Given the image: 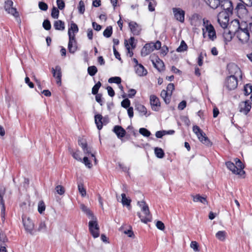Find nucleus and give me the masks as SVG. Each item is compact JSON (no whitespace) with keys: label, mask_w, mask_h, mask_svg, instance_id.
<instances>
[{"label":"nucleus","mask_w":252,"mask_h":252,"mask_svg":"<svg viewBox=\"0 0 252 252\" xmlns=\"http://www.w3.org/2000/svg\"><path fill=\"white\" fill-rule=\"evenodd\" d=\"M239 23L238 30L235 34L239 40L243 43H247L249 40L251 41L252 34L250 29V23L245 22Z\"/></svg>","instance_id":"f257e3e1"},{"label":"nucleus","mask_w":252,"mask_h":252,"mask_svg":"<svg viewBox=\"0 0 252 252\" xmlns=\"http://www.w3.org/2000/svg\"><path fill=\"white\" fill-rule=\"evenodd\" d=\"M138 205L141 208V211L144 213L145 217L142 216L140 213H137V215L140 219L141 221L144 223H147L148 222L152 221V215L150 213L148 206L144 201H138Z\"/></svg>","instance_id":"f03ea898"},{"label":"nucleus","mask_w":252,"mask_h":252,"mask_svg":"<svg viewBox=\"0 0 252 252\" xmlns=\"http://www.w3.org/2000/svg\"><path fill=\"white\" fill-rule=\"evenodd\" d=\"M212 1L213 0H211ZM213 1L216 2V5L213 6L210 5V6L213 8L216 9L218 7V5H220L221 8L223 9L222 11H226L228 13L232 14V11L233 10L232 3L230 0H223L220 1L219 0H213Z\"/></svg>","instance_id":"7ed1b4c3"},{"label":"nucleus","mask_w":252,"mask_h":252,"mask_svg":"<svg viewBox=\"0 0 252 252\" xmlns=\"http://www.w3.org/2000/svg\"><path fill=\"white\" fill-rule=\"evenodd\" d=\"M192 130L201 142L208 146H211L212 143L210 140L198 126H194L192 127Z\"/></svg>","instance_id":"20e7f679"},{"label":"nucleus","mask_w":252,"mask_h":252,"mask_svg":"<svg viewBox=\"0 0 252 252\" xmlns=\"http://www.w3.org/2000/svg\"><path fill=\"white\" fill-rule=\"evenodd\" d=\"M89 222V229L91 234L94 238H97L99 236V227L95 217L94 219H91Z\"/></svg>","instance_id":"39448f33"},{"label":"nucleus","mask_w":252,"mask_h":252,"mask_svg":"<svg viewBox=\"0 0 252 252\" xmlns=\"http://www.w3.org/2000/svg\"><path fill=\"white\" fill-rule=\"evenodd\" d=\"M238 86V80L234 75H230L225 81V87L229 91L235 89Z\"/></svg>","instance_id":"423d86ee"},{"label":"nucleus","mask_w":252,"mask_h":252,"mask_svg":"<svg viewBox=\"0 0 252 252\" xmlns=\"http://www.w3.org/2000/svg\"><path fill=\"white\" fill-rule=\"evenodd\" d=\"M22 220L26 231L31 234H33L34 224L32 220L29 218H27L25 216L22 217Z\"/></svg>","instance_id":"0eeeda50"},{"label":"nucleus","mask_w":252,"mask_h":252,"mask_svg":"<svg viewBox=\"0 0 252 252\" xmlns=\"http://www.w3.org/2000/svg\"><path fill=\"white\" fill-rule=\"evenodd\" d=\"M13 1L11 0H7L5 2L4 9L9 14L13 15L15 18L19 16V13L16 8L12 7Z\"/></svg>","instance_id":"6e6552de"},{"label":"nucleus","mask_w":252,"mask_h":252,"mask_svg":"<svg viewBox=\"0 0 252 252\" xmlns=\"http://www.w3.org/2000/svg\"><path fill=\"white\" fill-rule=\"evenodd\" d=\"M227 68L229 74L234 75L235 76H239L242 78V74L240 68L234 63H230L227 65Z\"/></svg>","instance_id":"1a4fd4ad"},{"label":"nucleus","mask_w":252,"mask_h":252,"mask_svg":"<svg viewBox=\"0 0 252 252\" xmlns=\"http://www.w3.org/2000/svg\"><path fill=\"white\" fill-rule=\"evenodd\" d=\"M175 18L178 21L183 23L185 21V12L180 8L174 7L172 8Z\"/></svg>","instance_id":"9d476101"},{"label":"nucleus","mask_w":252,"mask_h":252,"mask_svg":"<svg viewBox=\"0 0 252 252\" xmlns=\"http://www.w3.org/2000/svg\"><path fill=\"white\" fill-rule=\"evenodd\" d=\"M251 105L252 103L249 100L241 102L239 106V111L247 115L252 108Z\"/></svg>","instance_id":"9b49d317"},{"label":"nucleus","mask_w":252,"mask_h":252,"mask_svg":"<svg viewBox=\"0 0 252 252\" xmlns=\"http://www.w3.org/2000/svg\"><path fill=\"white\" fill-rule=\"evenodd\" d=\"M53 76L56 79L57 84L61 85L62 83V71L60 66L57 65L55 68H52Z\"/></svg>","instance_id":"f8f14e48"},{"label":"nucleus","mask_w":252,"mask_h":252,"mask_svg":"<svg viewBox=\"0 0 252 252\" xmlns=\"http://www.w3.org/2000/svg\"><path fill=\"white\" fill-rule=\"evenodd\" d=\"M150 100L152 109L155 111H158L160 107V102L158 98L153 94L150 96Z\"/></svg>","instance_id":"ddd939ff"},{"label":"nucleus","mask_w":252,"mask_h":252,"mask_svg":"<svg viewBox=\"0 0 252 252\" xmlns=\"http://www.w3.org/2000/svg\"><path fill=\"white\" fill-rule=\"evenodd\" d=\"M77 49V42L75 37L73 36L69 37V42L68 44V50L71 54H74Z\"/></svg>","instance_id":"4468645a"},{"label":"nucleus","mask_w":252,"mask_h":252,"mask_svg":"<svg viewBox=\"0 0 252 252\" xmlns=\"http://www.w3.org/2000/svg\"><path fill=\"white\" fill-rule=\"evenodd\" d=\"M128 25L130 31L133 35H137L140 34L141 28L136 22L133 21L130 22L129 23Z\"/></svg>","instance_id":"2eb2a0df"},{"label":"nucleus","mask_w":252,"mask_h":252,"mask_svg":"<svg viewBox=\"0 0 252 252\" xmlns=\"http://www.w3.org/2000/svg\"><path fill=\"white\" fill-rule=\"evenodd\" d=\"M112 131L116 134L119 139L123 138L126 134L125 129L120 126H114Z\"/></svg>","instance_id":"dca6fc26"},{"label":"nucleus","mask_w":252,"mask_h":252,"mask_svg":"<svg viewBox=\"0 0 252 252\" xmlns=\"http://www.w3.org/2000/svg\"><path fill=\"white\" fill-rule=\"evenodd\" d=\"M154 67L158 71H161L164 69V64L163 62L159 58H157L156 61L152 60Z\"/></svg>","instance_id":"f3484780"},{"label":"nucleus","mask_w":252,"mask_h":252,"mask_svg":"<svg viewBox=\"0 0 252 252\" xmlns=\"http://www.w3.org/2000/svg\"><path fill=\"white\" fill-rule=\"evenodd\" d=\"M154 51V48L151 43L146 44L141 51V55L143 57H145Z\"/></svg>","instance_id":"a211bd4d"},{"label":"nucleus","mask_w":252,"mask_h":252,"mask_svg":"<svg viewBox=\"0 0 252 252\" xmlns=\"http://www.w3.org/2000/svg\"><path fill=\"white\" fill-rule=\"evenodd\" d=\"M206 32L208 33V36L209 38L212 41L216 39V33L213 25H210L206 28Z\"/></svg>","instance_id":"6ab92c4d"},{"label":"nucleus","mask_w":252,"mask_h":252,"mask_svg":"<svg viewBox=\"0 0 252 252\" xmlns=\"http://www.w3.org/2000/svg\"><path fill=\"white\" fill-rule=\"evenodd\" d=\"M246 6L247 5L243 2L237 4L236 7L234 9V11L237 13L239 17H240L241 15L246 13L247 9L246 8Z\"/></svg>","instance_id":"aec40b11"},{"label":"nucleus","mask_w":252,"mask_h":252,"mask_svg":"<svg viewBox=\"0 0 252 252\" xmlns=\"http://www.w3.org/2000/svg\"><path fill=\"white\" fill-rule=\"evenodd\" d=\"M234 161L235 162V165L237 166V169L238 170L237 175H242L245 173V172L244 171V168L245 167L244 165L243 164L242 161L238 158H236L234 159Z\"/></svg>","instance_id":"412c9836"},{"label":"nucleus","mask_w":252,"mask_h":252,"mask_svg":"<svg viewBox=\"0 0 252 252\" xmlns=\"http://www.w3.org/2000/svg\"><path fill=\"white\" fill-rule=\"evenodd\" d=\"M134 68L136 73L139 76H144L147 74V70L141 64H139V65H135Z\"/></svg>","instance_id":"4be33fe9"},{"label":"nucleus","mask_w":252,"mask_h":252,"mask_svg":"<svg viewBox=\"0 0 252 252\" xmlns=\"http://www.w3.org/2000/svg\"><path fill=\"white\" fill-rule=\"evenodd\" d=\"M79 29L78 28L77 25L72 22L70 24V27L68 29V34L69 37H70V35L71 36H73V37H75V33H76L78 32Z\"/></svg>","instance_id":"5701e85b"},{"label":"nucleus","mask_w":252,"mask_h":252,"mask_svg":"<svg viewBox=\"0 0 252 252\" xmlns=\"http://www.w3.org/2000/svg\"><path fill=\"white\" fill-rule=\"evenodd\" d=\"M160 96L166 104H168L170 103L171 94L167 92V91L164 90H162L160 93Z\"/></svg>","instance_id":"b1692460"},{"label":"nucleus","mask_w":252,"mask_h":252,"mask_svg":"<svg viewBox=\"0 0 252 252\" xmlns=\"http://www.w3.org/2000/svg\"><path fill=\"white\" fill-rule=\"evenodd\" d=\"M94 121L98 129H101L103 127L102 115L100 114L95 115L94 116Z\"/></svg>","instance_id":"393cba45"},{"label":"nucleus","mask_w":252,"mask_h":252,"mask_svg":"<svg viewBox=\"0 0 252 252\" xmlns=\"http://www.w3.org/2000/svg\"><path fill=\"white\" fill-rule=\"evenodd\" d=\"M80 208L82 211L86 214V215L90 219H94L95 217L92 212L84 204H82L80 205Z\"/></svg>","instance_id":"a878e982"},{"label":"nucleus","mask_w":252,"mask_h":252,"mask_svg":"<svg viewBox=\"0 0 252 252\" xmlns=\"http://www.w3.org/2000/svg\"><path fill=\"white\" fill-rule=\"evenodd\" d=\"M54 27L56 30L63 31L65 29L64 22L60 20L55 21Z\"/></svg>","instance_id":"bb28decb"},{"label":"nucleus","mask_w":252,"mask_h":252,"mask_svg":"<svg viewBox=\"0 0 252 252\" xmlns=\"http://www.w3.org/2000/svg\"><path fill=\"white\" fill-rule=\"evenodd\" d=\"M232 14L228 13L226 11H221L218 14V21H220L222 20L224 21V19L226 20H228V21H229V17Z\"/></svg>","instance_id":"cd10ccee"},{"label":"nucleus","mask_w":252,"mask_h":252,"mask_svg":"<svg viewBox=\"0 0 252 252\" xmlns=\"http://www.w3.org/2000/svg\"><path fill=\"white\" fill-rule=\"evenodd\" d=\"M225 165L227 168L232 171L233 174L237 175L238 170L237 166L235 164L231 161H227L225 162Z\"/></svg>","instance_id":"c85d7f7f"},{"label":"nucleus","mask_w":252,"mask_h":252,"mask_svg":"<svg viewBox=\"0 0 252 252\" xmlns=\"http://www.w3.org/2000/svg\"><path fill=\"white\" fill-rule=\"evenodd\" d=\"M193 197V200L194 202H200L204 204L207 203L206 198L200 196L199 194H196V195H191Z\"/></svg>","instance_id":"c756f323"},{"label":"nucleus","mask_w":252,"mask_h":252,"mask_svg":"<svg viewBox=\"0 0 252 252\" xmlns=\"http://www.w3.org/2000/svg\"><path fill=\"white\" fill-rule=\"evenodd\" d=\"M136 109L141 113V115H145L146 117L150 114L147 115V111L146 108L143 105L138 104L136 106Z\"/></svg>","instance_id":"7c9ffc66"},{"label":"nucleus","mask_w":252,"mask_h":252,"mask_svg":"<svg viewBox=\"0 0 252 252\" xmlns=\"http://www.w3.org/2000/svg\"><path fill=\"white\" fill-rule=\"evenodd\" d=\"M112 33L113 29L112 26H110L106 27L103 32V35L104 37L109 38L112 35Z\"/></svg>","instance_id":"2f4dec72"},{"label":"nucleus","mask_w":252,"mask_h":252,"mask_svg":"<svg viewBox=\"0 0 252 252\" xmlns=\"http://www.w3.org/2000/svg\"><path fill=\"white\" fill-rule=\"evenodd\" d=\"M122 203L124 206H130L131 203V200L126 197V195L125 193H122Z\"/></svg>","instance_id":"473e14b6"},{"label":"nucleus","mask_w":252,"mask_h":252,"mask_svg":"<svg viewBox=\"0 0 252 252\" xmlns=\"http://www.w3.org/2000/svg\"><path fill=\"white\" fill-rule=\"evenodd\" d=\"M155 153L156 156L158 158H163L164 156V153L163 150L160 148H155Z\"/></svg>","instance_id":"72a5a7b5"},{"label":"nucleus","mask_w":252,"mask_h":252,"mask_svg":"<svg viewBox=\"0 0 252 252\" xmlns=\"http://www.w3.org/2000/svg\"><path fill=\"white\" fill-rule=\"evenodd\" d=\"M97 72V69L95 66L93 65L88 68V73L91 76H94Z\"/></svg>","instance_id":"f704fd0d"},{"label":"nucleus","mask_w":252,"mask_h":252,"mask_svg":"<svg viewBox=\"0 0 252 252\" xmlns=\"http://www.w3.org/2000/svg\"><path fill=\"white\" fill-rule=\"evenodd\" d=\"M78 189L79 192L83 197H84L86 195V191L85 189L84 188L83 183L81 182L78 183Z\"/></svg>","instance_id":"c9c22d12"},{"label":"nucleus","mask_w":252,"mask_h":252,"mask_svg":"<svg viewBox=\"0 0 252 252\" xmlns=\"http://www.w3.org/2000/svg\"><path fill=\"white\" fill-rule=\"evenodd\" d=\"M244 94L245 95H248L252 93V86L250 84H247L244 86Z\"/></svg>","instance_id":"e433bc0d"},{"label":"nucleus","mask_w":252,"mask_h":252,"mask_svg":"<svg viewBox=\"0 0 252 252\" xmlns=\"http://www.w3.org/2000/svg\"><path fill=\"white\" fill-rule=\"evenodd\" d=\"M226 232L224 231H219L216 234V237L220 241L225 240Z\"/></svg>","instance_id":"4c0bfd02"},{"label":"nucleus","mask_w":252,"mask_h":252,"mask_svg":"<svg viewBox=\"0 0 252 252\" xmlns=\"http://www.w3.org/2000/svg\"><path fill=\"white\" fill-rule=\"evenodd\" d=\"M188 46L187 44L184 40H182L181 42L180 45L177 49V51L178 52H184L187 49Z\"/></svg>","instance_id":"58836bf2"},{"label":"nucleus","mask_w":252,"mask_h":252,"mask_svg":"<svg viewBox=\"0 0 252 252\" xmlns=\"http://www.w3.org/2000/svg\"><path fill=\"white\" fill-rule=\"evenodd\" d=\"M59 8L54 6L52 9L51 16L54 19H57L59 16Z\"/></svg>","instance_id":"ea45409f"},{"label":"nucleus","mask_w":252,"mask_h":252,"mask_svg":"<svg viewBox=\"0 0 252 252\" xmlns=\"http://www.w3.org/2000/svg\"><path fill=\"white\" fill-rule=\"evenodd\" d=\"M122 80L120 77H112L108 79V82L109 83H116L117 84H120Z\"/></svg>","instance_id":"a19ab883"},{"label":"nucleus","mask_w":252,"mask_h":252,"mask_svg":"<svg viewBox=\"0 0 252 252\" xmlns=\"http://www.w3.org/2000/svg\"><path fill=\"white\" fill-rule=\"evenodd\" d=\"M101 86V83L98 81L97 83H96L92 88V93L93 94H96L98 93V91L99 89Z\"/></svg>","instance_id":"79ce46f5"},{"label":"nucleus","mask_w":252,"mask_h":252,"mask_svg":"<svg viewBox=\"0 0 252 252\" xmlns=\"http://www.w3.org/2000/svg\"><path fill=\"white\" fill-rule=\"evenodd\" d=\"M55 190L60 195H63L65 192L64 187L61 185H58L55 187Z\"/></svg>","instance_id":"37998d69"},{"label":"nucleus","mask_w":252,"mask_h":252,"mask_svg":"<svg viewBox=\"0 0 252 252\" xmlns=\"http://www.w3.org/2000/svg\"><path fill=\"white\" fill-rule=\"evenodd\" d=\"M139 133L145 137H149L151 135V133L149 130L145 128H140L139 129Z\"/></svg>","instance_id":"c03bdc74"},{"label":"nucleus","mask_w":252,"mask_h":252,"mask_svg":"<svg viewBox=\"0 0 252 252\" xmlns=\"http://www.w3.org/2000/svg\"><path fill=\"white\" fill-rule=\"evenodd\" d=\"M78 11L80 14H84L85 10V4L83 0H80L79 2V5H78Z\"/></svg>","instance_id":"a18cd8bd"},{"label":"nucleus","mask_w":252,"mask_h":252,"mask_svg":"<svg viewBox=\"0 0 252 252\" xmlns=\"http://www.w3.org/2000/svg\"><path fill=\"white\" fill-rule=\"evenodd\" d=\"M83 150L85 154L88 155L90 154L92 157L94 158V160L95 162H96V159L95 158L94 154L92 153L91 148L88 147L87 145V147L85 148H84Z\"/></svg>","instance_id":"49530a36"},{"label":"nucleus","mask_w":252,"mask_h":252,"mask_svg":"<svg viewBox=\"0 0 252 252\" xmlns=\"http://www.w3.org/2000/svg\"><path fill=\"white\" fill-rule=\"evenodd\" d=\"M43 27L47 31L50 30L51 28V25L49 20H45L42 24Z\"/></svg>","instance_id":"de8ad7c7"},{"label":"nucleus","mask_w":252,"mask_h":252,"mask_svg":"<svg viewBox=\"0 0 252 252\" xmlns=\"http://www.w3.org/2000/svg\"><path fill=\"white\" fill-rule=\"evenodd\" d=\"M45 209V205L43 201H40L38 205V211L40 214H42Z\"/></svg>","instance_id":"09e8293b"},{"label":"nucleus","mask_w":252,"mask_h":252,"mask_svg":"<svg viewBox=\"0 0 252 252\" xmlns=\"http://www.w3.org/2000/svg\"><path fill=\"white\" fill-rule=\"evenodd\" d=\"M223 37L225 41H230L232 39V34L230 31L225 32L223 34Z\"/></svg>","instance_id":"8fccbe9b"},{"label":"nucleus","mask_w":252,"mask_h":252,"mask_svg":"<svg viewBox=\"0 0 252 252\" xmlns=\"http://www.w3.org/2000/svg\"><path fill=\"white\" fill-rule=\"evenodd\" d=\"M148 9L150 11H154L155 10V7L156 5V2L155 0L148 1Z\"/></svg>","instance_id":"3c124183"},{"label":"nucleus","mask_w":252,"mask_h":252,"mask_svg":"<svg viewBox=\"0 0 252 252\" xmlns=\"http://www.w3.org/2000/svg\"><path fill=\"white\" fill-rule=\"evenodd\" d=\"M130 104V101L128 98H126L121 102L122 106L125 108L129 107Z\"/></svg>","instance_id":"603ef678"},{"label":"nucleus","mask_w":252,"mask_h":252,"mask_svg":"<svg viewBox=\"0 0 252 252\" xmlns=\"http://www.w3.org/2000/svg\"><path fill=\"white\" fill-rule=\"evenodd\" d=\"M38 231L42 232H45L46 231V225L44 221H41L39 223Z\"/></svg>","instance_id":"864d4df0"},{"label":"nucleus","mask_w":252,"mask_h":252,"mask_svg":"<svg viewBox=\"0 0 252 252\" xmlns=\"http://www.w3.org/2000/svg\"><path fill=\"white\" fill-rule=\"evenodd\" d=\"M190 247L194 252H199L198 244L196 241H192L190 243Z\"/></svg>","instance_id":"5fc2aeb1"},{"label":"nucleus","mask_w":252,"mask_h":252,"mask_svg":"<svg viewBox=\"0 0 252 252\" xmlns=\"http://www.w3.org/2000/svg\"><path fill=\"white\" fill-rule=\"evenodd\" d=\"M58 8L63 10L65 7V3L63 0H57Z\"/></svg>","instance_id":"6e6d98bb"},{"label":"nucleus","mask_w":252,"mask_h":252,"mask_svg":"<svg viewBox=\"0 0 252 252\" xmlns=\"http://www.w3.org/2000/svg\"><path fill=\"white\" fill-rule=\"evenodd\" d=\"M7 241V238L4 233L0 230V242L4 243Z\"/></svg>","instance_id":"4d7b16f0"},{"label":"nucleus","mask_w":252,"mask_h":252,"mask_svg":"<svg viewBox=\"0 0 252 252\" xmlns=\"http://www.w3.org/2000/svg\"><path fill=\"white\" fill-rule=\"evenodd\" d=\"M72 157L78 161H82V159L80 157L79 152L77 151L75 152H73L71 153Z\"/></svg>","instance_id":"13d9d810"},{"label":"nucleus","mask_w":252,"mask_h":252,"mask_svg":"<svg viewBox=\"0 0 252 252\" xmlns=\"http://www.w3.org/2000/svg\"><path fill=\"white\" fill-rule=\"evenodd\" d=\"M39 8L43 11H46L48 9V5L44 2H39L38 3Z\"/></svg>","instance_id":"bf43d9fd"},{"label":"nucleus","mask_w":252,"mask_h":252,"mask_svg":"<svg viewBox=\"0 0 252 252\" xmlns=\"http://www.w3.org/2000/svg\"><path fill=\"white\" fill-rule=\"evenodd\" d=\"M83 160V162L87 167L89 168H91L92 167V164L87 157H84Z\"/></svg>","instance_id":"052dcab7"},{"label":"nucleus","mask_w":252,"mask_h":252,"mask_svg":"<svg viewBox=\"0 0 252 252\" xmlns=\"http://www.w3.org/2000/svg\"><path fill=\"white\" fill-rule=\"evenodd\" d=\"M167 92L169 93V94H171L172 95L173 91L175 89L174 85L173 83H169L166 88Z\"/></svg>","instance_id":"680f3d73"},{"label":"nucleus","mask_w":252,"mask_h":252,"mask_svg":"<svg viewBox=\"0 0 252 252\" xmlns=\"http://www.w3.org/2000/svg\"><path fill=\"white\" fill-rule=\"evenodd\" d=\"M156 226L158 229L161 230H163L165 228L164 223L161 221L160 220L157 221L156 223Z\"/></svg>","instance_id":"e2e57ef3"},{"label":"nucleus","mask_w":252,"mask_h":252,"mask_svg":"<svg viewBox=\"0 0 252 252\" xmlns=\"http://www.w3.org/2000/svg\"><path fill=\"white\" fill-rule=\"evenodd\" d=\"M151 44L154 48V50L155 49L158 50L161 48V43L159 41H157L155 43L152 42Z\"/></svg>","instance_id":"0e129e2a"},{"label":"nucleus","mask_w":252,"mask_h":252,"mask_svg":"<svg viewBox=\"0 0 252 252\" xmlns=\"http://www.w3.org/2000/svg\"><path fill=\"white\" fill-rule=\"evenodd\" d=\"M228 22L229 21H228V20H226L225 19H224V21L223 20H220V21H218V22L219 23L220 26L223 29H225V28H227Z\"/></svg>","instance_id":"69168bd1"},{"label":"nucleus","mask_w":252,"mask_h":252,"mask_svg":"<svg viewBox=\"0 0 252 252\" xmlns=\"http://www.w3.org/2000/svg\"><path fill=\"white\" fill-rule=\"evenodd\" d=\"M187 106V102L185 100H183L178 104V108L180 110H183Z\"/></svg>","instance_id":"338daca9"},{"label":"nucleus","mask_w":252,"mask_h":252,"mask_svg":"<svg viewBox=\"0 0 252 252\" xmlns=\"http://www.w3.org/2000/svg\"><path fill=\"white\" fill-rule=\"evenodd\" d=\"M108 95L111 96L113 97L115 95V92L113 88L110 86H108L106 88Z\"/></svg>","instance_id":"774afa93"}]
</instances>
